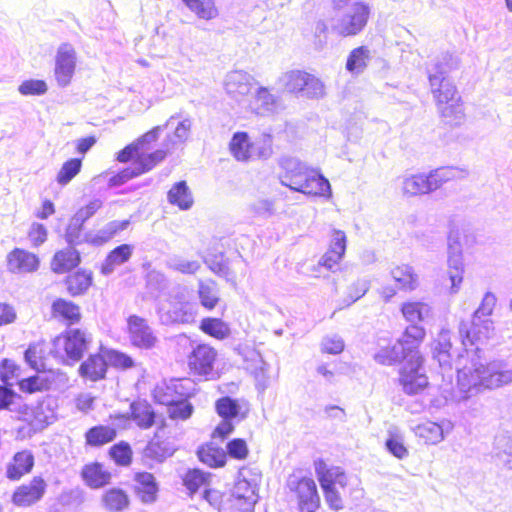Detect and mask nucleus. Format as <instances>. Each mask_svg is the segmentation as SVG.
Listing matches in <instances>:
<instances>
[{
  "instance_id": "obj_47",
  "label": "nucleus",
  "mask_w": 512,
  "mask_h": 512,
  "mask_svg": "<svg viewBox=\"0 0 512 512\" xmlns=\"http://www.w3.org/2000/svg\"><path fill=\"white\" fill-rule=\"evenodd\" d=\"M207 267L220 277H227L230 273L229 261L223 251L208 249L202 256Z\"/></svg>"
},
{
  "instance_id": "obj_15",
  "label": "nucleus",
  "mask_w": 512,
  "mask_h": 512,
  "mask_svg": "<svg viewBox=\"0 0 512 512\" xmlns=\"http://www.w3.org/2000/svg\"><path fill=\"white\" fill-rule=\"evenodd\" d=\"M127 324L131 343L135 347L143 350H150L155 347L158 339L145 318L130 315Z\"/></svg>"
},
{
  "instance_id": "obj_57",
  "label": "nucleus",
  "mask_w": 512,
  "mask_h": 512,
  "mask_svg": "<svg viewBox=\"0 0 512 512\" xmlns=\"http://www.w3.org/2000/svg\"><path fill=\"white\" fill-rule=\"evenodd\" d=\"M82 168L80 158H70L65 161L56 176V181L61 186H66L71 180L79 174Z\"/></svg>"
},
{
  "instance_id": "obj_7",
  "label": "nucleus",
  "mask_w": 512,
  "mask_h": 512,
  "mask_svg": "<svg viewBox=\"0 0 512 512\" xmlns=\"http://www.w3.org/2000/svg\"><path fill=\"white\" fill-rule=\"evenodd\" d=\"M493 331V321L482 316L471 315L469 320H462L459 323V335L466 351L468 352V346L475 347L471 358H481L482 349L479 344L487 341Z\"/></svg>"
},
{
  "instance_id": "obj_13",
  "label": "nucleus",
  "mask_w": 512,
  "mask_h": 512,
  "mask_svg": "<svg viewBox=\"0 0 512 512\" xmlns=\"http://www.w3.org/2000/svg\"><path fill=\"white\" fill-rule=\"evenodd\" d=\"M120 163L131 164L127 168H145L147 164L154 163L155 167L165 159L164 150H154L152 152H144L135 141L126 145L123 149L116 153V158Z\"/></svg>"
},
{
  "instance_id": "obj_42",
  "label": "nucleus",
  "mask_w": 512,
  "mask_h": 512,
  "mask_svg": "<svg viewBox=\"0 0 512 512\" xmlns=\"http://www.w3.org/2000/svg\"><path fill=\"white\" fill-rule=\"evenodd\" d=\"M102 502L106 510L110 512H122L128 508L130 498L124 489L112 487L104 492Z\"/></svg>"
},
{
  "instance_id": "obj_22",
  "label": "nucleus",
  "mask_w": 512,
  "mask_h": 512,
  "mask_svg": "<svg viewBox=\"0 0 512 512\" xmlns=\"http://www.w3.org/2000/svg\"><path fill=\"white\" fill-rule=\"evenodd\" d=\"M51 317L71 328L82 319L80 306L75 302L58 297L53 300L50 308Z\"/></svg>"
},
{
  "instance_id": "obj_39",
  "label": "nucleus",
  "mask_w": 512,
  "mask_h": 512,
  "mask_svg": "<svg viewBox=\"0 0 512 512\" xmlns=\"http://www.w3.org/2000/svg\"><path fill=\"white\" fill-rule=\"evenodd\" d=\"M232 495L237 500H243L249 509L253 510L258 501V487L253 480L238 478L234 484Z\"/></svg>"
},
{
  "instance_id": "obj_51",
  "label": "nucleus",
  "mask_w": 512,
  "mask_h": 512,
  "mask_svg": "<svg viewBox=\"0 0 512 512\" xmlns=\"http://www.w3.org/2000/svg\"><path fill=\"white\" fill-rule=\"evenodd\" d=\"M110 459L119 467H127L132 463L133 451L126 441H119L109 448Z\"/></svg>"
},
{
  "instance_id": "obj_50",
  "label": "nucleus",
  "mask_w": 512,
  "mask_h": 512,
  "mask_svg": "<svg viewBox=\"0 0 512 512\" xmlns=\"http://www.w3.org/2000/svg\"><path fill=\"white\" fill-rule=\"evenodd\" d=\"M385 449L390 455L399 460L406 458L409 454L408 448L404 444V437L397 428L388 430Z\"/></svg>"
},
{
  "instance_id": "obj_45",
  "label": "nucleus",
  "mask_w": 512,
  "mask_h": 512,
  "mask_svg": "<svg viewBox=\"0 0 512 512\" xmlns=\"http://www.w3.org/2000/svg\"><path fill=\"white\" fill-rule=\"evenodd\" d=\"M199 302L208 311L213 310L220 302V293L215 281H199L197 290Z\"/></svg>"
},
{
  "instance_id": "obj_59",
  "label": "nucleus",
  "mask_w": 512,
  "mask_h": 512,
  "mask_svg": "<svg viewBox=\"0 0 512 512\" xmlns=\"http://www.w3.org/2000/svg\"><path fill=\"white\" fill-rule=\"evenodd\" d=\"M152 398L155 403L167 407L175 402L177 398L174 394L173 385H171V379L169 381L163 380L158 383L152 391Z\"/></svg>"
},
{
  "instance_id": "obj_32",
  "label": "nucleus",
  "mask_w": 512,
  "mask_h": 512,
  "mask_svg": "<svg viewBox=\"0 0 512 512\" xmlns=\"http://www.w3.org/2000/svg\"><path fill=\"white\" fill-rule=\"evenodd\" d=\"M81 478L88 487L99 489L110 483L111 473L104 469L102 463L95 461L82 468Z\"/></svg>"
},
{
  "instance_id": "obj_41",
  "label": "nucleus",
  "mask_w": 512,
  "mask_h": 512,
  "mask_svg": "<svg viewBox=\"0 0 512 512\" xmlns=\"http://www.w3.org/2000/svg\"><path fill=\"white\" fill-rule=\"evenodd\" d=\"M493 450L495 458L512 470V436L508 432H500L495 436Z\"/></svg>"
},
{
  "instance_id": "obj_11",
  "label": "nucleus",
  "mask_w": 512,
  "mask_h": 512,
  "mask_svg": "<svg viewBox=\"0 0 512 512\" xmlns=\"http://www.w3.org/2000/svg\"><path fill=\"white\" fill-rule=\"evenodd\" d=\"M160 323L165 326L177 324H191L195 321V312L192 304L187 301L177 300L175 297L168 304L157 307Z\"/></svg>"
},
{
  "instance_id": "obj_3",
  "label": "nucleus",
  "mask_w": 512,
  "mask_h": 512,
  "mask_svg": "<svg viewBox=\"0 0 512 512\" xmlns=\"http://www.w3.org/2000/svg\"><path fill=\"white\" fill-rule=\"evenodd\" d=\"M135 366L134 359L120 350L100 345L96 353H91L78 367L79 376L91 382L106 379L109 367L128 370Z\"/></svg>"
},
{
  "instance_id": "obj_5",
  "label": "nucleus",
  "mask_w": 512,
  "mask_h": 512,
  "mask_svg": "<svg viewBox=\"0 0 512 512\" xmlns=\"http://www.w3.org/2000/svg\"><path fill=\"white\" fill-rule=\"evenodd\" d=\"M91 341V336L86 331L80 328H67L53 339L50 353L55 358H60L63 364L73 366L82 360Z\"/></svg>"
},
{
  "instance_id": "obj_25",
  "label": "nucleus",
  "mask_w": 512,
  "mask_h": 512,
  "mask_svg": "<svg viewBox=\"0 0 512 512\" xmlns=\"http://www.w3.org/2000/svg\"><path fill=\"white\" fill-rule=\"evenodd\" d=\"M177 451L175 443L169 438H162L157 433L147 442L143 457L156 463H163Z\"/></svg>"
},
{
  "instance_id": "obj_23",
  "label": "nucleus",
  "mask_w": 512,
  "mask_h": 512,
  "mask_svg": "<svg viewBox=\"0 0 512 512\" xmlns=\"http://www.w3.org/2000/svg\"><path fill=\"white\" fill-rule=\"evenodd\" d=\"M35 465V456L29 449L17 451L6 465L5 476L10 481H18L29 474Z\"/></svg>"
},
{
  "instance_id": "obj_24",
  "label": "nucleus",
  "mask_w": 512,
  "mask_h": 512,
  "mask_svg": "<svg viewBox=\"0 0 512 512\" xmlns=\"http://www.w3.org/2000/svg\"><path fill=\"white\" fill-rule=\"evenodd\" d=\"M134 492L144 504L156 502L159 492V483L153 473L140 471L134 474Z\"/></svg>"
},
{
  "instance_id": "obj_63",
  "label": "nucleus",
  "mask_w": 512,
  "mask_h": 512,
  "mask_svg": "<svg viewBox=\"0 0 512 512\" xmlns=\"http://www.w3.org/2000/svg\"><path fill=\"white\" fill-rule=\"evenodd\" d=\"M194 412V407L190 399H177L168 406V413L171 419L187 420Z\"/></svg>"
},
{
  "instance_id": "obj_8",
  "label": "nucleus",
  "mask_w": 512,
  "mask_h": 512,
  "mask_svg": "<svg viewBox=\"0 0 512 512\" xmlns=\"http://www.w3.org/2000/svg\"><path fill=\"white\" fill-rule=\"evenodd\" d=\"M399 370V384L405 394L413 396L421 393L429 384L424 371V357L420 348L411 354Z\"/></svg>"
},
{
  "instance_id": "obj_56",
  "label": "nucleus",
  "mask_w": 512,
  "mask_h": 512,
  "mask_svg": "<svg viewBox=\"0 0 512 512\" xmlns=\"http://www.w3.org/2000/svg\"><path fill=\"white\" fill-rule=\"evenodd\" d=\"M19 390L23 393L32 394L50 389L51 381L40 375H33L17 381Z\"/></svg>"
},
{
  "instance_id": "obj_2",
  "label": "nucleus",
  "mask_w": 512,
  "mask_h": 512,
  "mask_svg": "<svg viewBox=\"0 0 512 512\" xmlns=\"http://www.w3.org/2000/svg\"><path fill=\"white\" fill-rule=\"evenodd\" d=\"M458 381H466L468 389H494L512 383V357L496 358L484 364L471 358L469 364L456 366Z\"/></svg>"
},
{
  "instance_id": "obj_49",
  "label": "nucleus",
  "mask_w": 512,
  "mask_h": 512,
  "mask_svg": "<svg viewBox=\"0 0 512 512\" xmlns=\"http://www.w3.org/2000/svg\"><path fill=\"white\" fill-rule=\"evenodd\" d=\"M155 167L154 163H149L145 168H122L118 170L116 173H113L107 182V185L109 188H118L125 183H127L129 180L136 178L138 176H141L142 174H145L149 171H151Z\"/></svg>"
},
{
  "instance_id": "obj_64",
  "label": "nucleus",
  "mask_w": 512,
  "mask_h": 512,
  "mask_svg": "<svg viewBox=\"0 0 512 512\" xmlns=\"http://www.w3.org/2000/svg\"><path fill=\"white\" fill-rule=\"evenodd\" d=\"M18 92L22 96H42L48 91V85L42 79H27L20 83Z\"/></svg>"
},
{
  "instance_id": "obj_53",
  "label": "nucleus",
  "mask_w": 512,
  "mask_h": 512,
  "mask_svg": "<svg viewBox=\"0 0 512 512\" xmlns=\"http://www.w3.org/2000/svg\"><path fill=\"white\" fill-rule=\"evenodd\" d=\"M391 275L400 288L414 290L417 286V275L409 265L397 266L391 270Z\"/></svg>"
},
{
  "instance_id": "obj_9",
  "label": "nucleus",
  "mask_w": 512,
  "mask_h": 512,
  "mask_svg": "<svg viewBox=\"0 0 512 512\" xmlns=\"http://www.w3.org/2000/svg\"><path fill=\"white\" fill-rule=\"evenodd\" d=\"M287 487L296 494L300 512H316L321 505L316 482L308 476L289 475Z\"/></svg>"
},
{
  "instance_id": "obj_31",
  "label": "nucleus",
  "mask_w": 512,
  "mask_h": 512,
  "mask_svg": "<svg viewBox=\"0 0 512 512\" xmlns=\"http://www.w3.org/2000/svg\"><path fill=\"white\" fill-rule=\"evenodd\" d=\"M212 473L198 467L188 468L181 475L182 485L186 488L187 495L192 498L199 490L206 488L211 483Z\"/></svg>"
},
{
  "instance_id": "obj_54",
  "label": "nucleus",
  "mask_w": 512,
  "mask_h": 512,
  "mask_svg": "<svg viewBox=\"0 0 512 512\" xmlns=\"http://www.w3.org/2000/svg\"><path fill=\"white\" fill-rule=\"evenodd\" d=\"M146 289L153 298H158L167 288L168 282L165 275L155 269H149L145 275Z\"/></svg>"
},
{
  "instance_id": "obj_44",
  "label": "nucleus",
  "mask_w": 512,
  "mask_h": 512,
  "mask_svg": "<svg viewBox=\"0 0 512 512\" xmlns=\"http://www.w3.org/2000/svg\"><path fill=\"white\" fill-rule=\"evenodd\" d=\"M191 130V120L186 118L178 121L172 135L168 134L162 142L159 150L165 151V158L175 148L177 144H183L189 137Z\"/></svg>"
},
{
  "instance_id": "obj_36",
  "label": "nucleus",
  "mask_w": 512,
  "mask_h": 512,
  "mask_svg": "<svg viewBox=\"0 0 512 512\" xmlns=\"http://www.w3.org/2000/svg\"><path fill=\"white\" fill-rule=\"evenodd\" d=\"M436 191L433 180L429 173H420L407 177L403 181V192L405 195L417 196L430 194Z\"/></svg>"
},
{
  "instance_id": "obj_55",
  "label": "nucleus",
  "mask_w": 512,
  "mask_h": 512,
  "mask_svg": "<svg viewBox=\"0 0 512 512\" xmlns=\"http://www.w3.org/2000/svg\"><path fill=\"white\" fill-rule=\"evenodd\" d=\"M85 222H83L75 214L70 218L68 225L65 229V241L69 247H76L84 242L82 233L84 231Z\"/></svg>"
},
{
  "instance_id": "obj_28",
  "label": "nucleus",
  "mask_w": 512,
  "mask_h": 512,
  "mask_svg": "<svg viewBox=\"0 0 512 512\" xmlns=\"http://www.w3.org/2000/svg\"><path fill=\"white\" fill-rule=\"evenodd\" d=\"M431 350L432 358L438 362L442 372H450L453 368V356L449 333L441 332L438 339L434 341Z\"/></svg>"
},
{
  "instance_id": "obj_60",
  "label": "nucleus",
  "mask_w": 512,
  "mask_h": 512,
  "mask_svg": "<svg viewBox=\"0 0 512 512\" xmlns=\"http://www.w3.org/2000/svg\"><path fill=\"white\" fill-rule=\"evenodd\" d=\"M226 458L243 461L249 455V448L247 442L243 438H233L227 441L225 449Z\"/></svg>"
},
{
  "instance_id": "obj_19",
  "label": "nucleus",
  "mask_w": 512,
  "mask_h": 512,
  "mask_svg": "<svg viewBox=\"0 0 512 512\" xmlns=\"http://www.w3.org/2000/svg\"><path fill=\"white\" fill-rule=\"evenodd\" d=\"M6 260L7 270L14 274L32 273L40 266L38 255L17 247L8 253Z\"/></svg>"
},
{
  "instance_id": "obj_37",
  "label": "nucleus",
  "mask_w": 512,
  "mask_h": 512,
  "mask_svg": "<svg viewBox=\"0 0 512 512\" xmlns=\"http://www.w3.org/2000/svg\"><path fill=\"white\" fill-rule=\"evenodd\" d=\"M196 455L201 463L213 469L224 467L227 463L224 449L213 443L200 445Z\"/></svg>"
},
{
  "instance_id": "obj_61",
  "label": "nucleus",
  "mask_w": 512,
  "mask_h": 512,
  "mask_svg": "<svg viewBox=\"0 0 512 512\" xmlns=\"http://www.w3.org/2000/svg\"><path fill=\"white\" fill-rule=\"evenodd\" d=\"M417 434L429 444H437L444 439L442 427L434 422L419 425L417 427Z\"/></svg>"
},
{
  "instance_id": "obj_10",
  "label": "nucleus",
  "mask_w": 512,
  "mask_h": 512,
  "mask_svg": "<svg viewBox=\"0 0 512 512\" xmlns=\"http://www.w3.org/2000/svg\"><path fill=\"white\" fill-rule=\"evenodd\" d=\"M447 263L448 275L451 281L450 292L455 294L459 291L463 282L464 262L460 232L454 227L450 228L447 237Z\"/></svg>"
},
{
  "instance_id": "obj_18",
  "label": "nucleus",
  "mask_w": 512,
  "mask_h": 512,
  "mask_svg": "<svg viewBox=\"0 0 512 512\" xmlns=\"http://www.w3.org/2000/svg\"><path fill=\"white\" fill-rule=\"evenodd\" d=\"M215 412L221 419L232 420L237 423L247 417L249 408L245 400L229 395L222 396L215 401Z\"/></svg>"
},
{
  "instance_id": "obj_4",
  "label": "nucleus",
  "mask_w": 512,
  "mask_h": 512,
  "mask_svg": "<svg viewBox=\"0 0 512 512\" xmlns=\"http://www.w3.org/2000/svg\"><path fill=\"white\" fill-rule=\"evenodd\" d=\"M425 337L426 330L423 326L409 325L393 345L377 348L372 358L382 366L399 365L420 348Z\"/></svg>"
},
{
  "instance_id": "obj_62",
  "label": "nucleus",
  "mask_w": 512,
  "mask_h": 512,
  "mask_svg": "<svg viewBox=\"0 0 512 512\" xmlns=\"http://www.w3.org/2000/svg\"><path fill=\"white\" fill-rule=\"evenodd\" d=\"M171 385L177 399H190L197 391L196 383L190 378H172Z\"/></svg>"
},
{
  "instance_id": "obj_58",
  "label": "nucleus",
  "mask_w": 512,
  "mask_h": 512,
  "mask_svg": "<svg viewBox=\"0 0 512 512\" xmlns=\"http://www.w3.org/2000/svg\"><path fill=\"white\" fill-rule=\"evenodd\" d=\"M256 103L258 108L264 112L274 113L280 107V98L277 95L270 93L269 89L260 86L255 95Z\"/></svg>"
},
{
  "instance_id": "obj_21",
  "label": "nucleus",
  "mask_w": 512,
  "mask_h": 512,
  "mask_svg": "<svg viewBox=\"0 0 512 512\" xmlns=\"http://www.w3.org/2000/svg\"><path fill=\"white\" fill-rule=\"evenodd\" d=\"M279 164L283 170L279 177L281 184L293 191L311 170L299 159L290 156L282 157Z\"/></svg>"
},
{
  "instance_id": "obj_29",
  "label": "nucleus",
  "mask_w": 512,
  "mask_h": 512,
  "mask_svg": "<svg viewBox=\"0 0 512 512\" xmlns=\"http://www.w3.org/2000/svg\"><path fill=\"white\" fill-rule=\"evenodd\" d=\"M254 78L245 71H231L225 78V90L232 97L245 96L250 93Z\"/></svg>"
},
{
  "instance_id": "obj_46",
  "label": "nucleus",
  "mask_w": 512,
  "mask_h": 512,
  "mask_svg": "<svg viewBox=\"0 0 512 512\" xmlns=\"http://www.w3.org/2000/svg\"><path fill=\"white\" fill-rule=\"evenodd\" d=\"M181 2L199 19L209 21L219 16L215 0H181Z\"/></svg>"
},
{
  "instance_id": "obj_12",
  "label": "nucleus",
  "mask_w": 512,
  "mask_h": 512,
  "mask_svg": "<svg viewBox=\"0 0 512 512\" xmlns=\"http://www.w3.org/2000/svg\"><path fill=\"white\" fill-rule=\"evenodd\" d=\"M77 55L70 43H62L56 52L54 75L59 87L65 88L75 74Z\"/></svg>"
},
{
  "instance_id": "obj_16",
  "label": "nucleus",
  "mask_w": 512,
  "mask_h": 512,
  "mask_svg": "<svg viewBox=\"0 0 512 512\" xmlns=\"http://www.w3.org/2000/svg\"><path fill=\"white\" fill-rule=\"evenodd\" d=\"M115 419L126 422L132 420L140 429H149L156 423V413L147 400H134L128 413H118Z\"/></svg>"
},
{
  "instance_id": "obj_20",
  "label": "nucleus",
  "mask_w": 512,
  "mask_h": 512,
  "mask_svg": "<svg viewBox=\"0 0 512 512\" xmlns=\"http://www.w3.org/2000/svg\"><path fill=\"white\" fill-rule=\"evenodd\" d=\"M314 469L321 489L335 487L339 485L345 488L347 485V476L343 468L339 466L328 465L324 459L314 460Z\"/></svg>"
},
{
  "instance_id": "obj_27",
  "label": "nucleus",
  "mask_w": 512,
  "mask_h": 512,
  "mask_svg": "<svg viewBox=\"0 0 512 512\" xmlns=\"http://www.w3.org/2000/svg\"><path fill=\"white\" fill-rule=\"evenodd\" d=\"M133 252L134 245L132 244L123 243L116 246L107 253L105 259L101 263L100 273L103 276L111 275L115 271L116 267L127 263L131 259Z\"/></svg>"
},
{
  "instance_id": "obj_33",
  "label": "nucleus",
  "mask_w": 512,
  "mask_h": 512,
  "mask_svg": "<svg viewBox=\"0 0 512 512\" xmlns=\"http://www.w3.org/2000/svg\"><path fill=\"white\" fill-rule=\"evenodd\" d=\"M64 284L66 285L67 292L70 296L77 297L85 295L93 285V273L79 268L65 277Z\"/></svg>"
},
{
  "instance_id": "obj_17",
  "label": "nucleus",
  "mask_w": 512,
  "mask_h": 512,
  "mask_svg": "<svg viewBox=\"0 0 512 512\" xmlns=\"http://www.w3.org/2000/svg\"><path fill=\"white\" fill-rule=\"evenodd\" d=\"M47 484L41 476H35L27 485L17 487L11 497L15 506L27 507L40 501L45 492Z\"/></svg>"
},
{
  "instance_id": "obj_40",
  "label": "nucleus",
  "mask_w": 512,
  "mask_h": 512,
  "mask_svg": "<svg viewBox=\"0 0 512 512\" xmlns=\"http://www.w3.org/2000/svg\"><path fill=\"white\" fill-rule=\"evenodd\" d=\"M371 59L370 50L367 46H359L352 49L346 59L345 69L354 76L362 74Z\"/></svg>"
},
{
  "instance_id": "obj_34",
  "label": "nucleus",
  "mask_w": 512,
  "mask_h": 512,
  "mask_svg": "<svg viewBox=\"0 0 512 512\" xmlns=\"http://www.w3.org/2000/svg\"><path fill=\"white\" fill-rule=\"evenodd\" d=\"M230 153L237 161L248 162L254 157L253 142L248 132H235L229 142Z\"/></svg>"
},
{
  "instance_id": "obj_6",
  "label": "nucleus",
  "mask_w": 512,
  "mask_h": 512,
  "mask_svg": "<svg viewBox=\"0 0 512 512\" xmlns=\"http://www.w3.org/2000/svg\"><path fill=\"white\" fill-rule=\"evenodd\" d=\"M371 15V6L365 1H355L337 17L333 30L342 37L356 36L366 27Z\"/></svg>"
},
{
  "instance_id": "obj_38",
  "label": "nucleus",
  "mask_w": 512,
  "mask_h": 512,
  "mask_svg": "<svg viewBox=\"0 0 512 512\" xmlns=\"http://www.w3.org/2000/svg\"><path fill=\"white\" fill-rule=\"evenodd\" d=\"M84 437L87 446L99 448L114 441L117 431L112 426L99 424L89 428Z\"/></svg>"
},
{
  "instance_id": "obj_30",
  "label": "nucleus",
  "mask_w": 512,
  "mask_h": 512,
  "mask_svg": "<svg viewBox=\"0 0 512 512\" xmlns=\"http://www.w3.org/2000/svg\"><path fill=\"white\" fill-rule=\"evenodd\" d=\"M81 263V254L75 247L57 251L51 261V269L56 274L72 271Z\"/></svg>"
},
{
  "instance_id": "obj_35",
  "label": "nucleus",
  "mask_w": 512,
  "mask_h": 512,
  "mask_svg": "<svg viewBox=\"0 0 512 512\" xmlns=\"http://www.w3.org/2000/svg\"><path fill=\"white\" fill-rule=\"evenodd\" d=\"M169 204L178 207L181 211L191 209L194 204L192 192L185 180L175 182L167 192Z\"/></svg>"
},
{
  "instance_id": "obj_14",
  "label": "nucleus",
  "mask_w": 512,
  "mask_h": 512,
  "mask_svg": "<svg viewBox=\"0 0 512 512\" xmlns=\"http://www.w3.org/2000/svg\"><path fill=\"white\" fill-rule=\"evenodd\" d=\"M217 351L208 344L200 343L192 348L188 356V365L194 374L214 378V363Z\"/></svg>"
},
{
  "instance_id": "obj_48",
  "label": "nucleus",
  "mask_w": 512,
  "mask_h": 512,
  "mask_svg": "<svg viewBox=\"0 0 512 512\" xmlns=\"http://www.w3.org/2000/svg\"><path fill=\"white\" fill-rule=\"evenodd\" d=\"M400 311L407 322L417 325L416 323L424 321L429 316L431 308L428 304L419 301L404 302Z\"/></svg>"
},
{
  "instance_id": "obj_52",
  "label": "nucleus",
  "mask_w": 512,
  "mask_h": 512,
  "mask_svg": "<svg viewBox=\"0 0 512 512\" xmlns=\"http://www.w3.org/2000/svg\"><path fill=\"white\" fill-rule=\"evenodd\" d=\"M179 118L178 114L172 115L163 125H158L141 135L139 138L135 140L139 148H141L144 152H147L150 145L153 142H156L162 131L172 127L175 121Z\"/></svg>"
},
{
  "instance_id": "obj_26",
  "label": "nucleus",
  "mask_w": 512,
  "mask_h": 512,
  "mask_svg": "<svg viewBox=\"0 0 512 512\" xmlns=\"http://www.w3.org/2000/svg\"><path fill=\"white\" fill-rule=\"evenodd\" d=\"M294 191L305 195L330 197L331 185L320 171L311 169Z\"/></svg>"
},
{
  "instance_id": "obj_43",
  "label": "nucleus",
  "mask_w": 512,
  "mask_h": 512,
  "mask_svg": "<svg viewBox=\"0 0 512 512\" xmlns=\"http://www.w3.org/2000/svg\"><path fill=\"white\" fill-rule=\"evenodd\" d=\"M199 329L217 340H225L231 334L230 325L219 317H204L200 321Z\"/></svg>"
},
{
  "instance_id": "obj_1",
  "label": "nucleus",
  "mask_w": 512,
  "mask_h": 512,
  "mask_svg": "<svg viewBox=\"0 0 512 512\" xmlns=\"http://www.w3.org/2000/svg\"><path fill=\"white\" fill-rule=\"evenodd\" d=\"M460 66V58L453 53H442L434 63L432 69L427 71L433 97L441 108V115L445 125L452 128L459 127L465 118L463 106L460 103L457 87L448 78L450 72Z\"/></svg>"
}]
</instances>
